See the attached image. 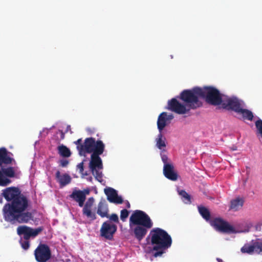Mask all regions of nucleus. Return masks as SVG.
I'll use <instances>...</instances> for the list:
<instances>
[{
	"label": "nucleus",
	"instance_id": "nucleus-1",
	"mask_svg": "<svg viewBox=\"0 0 262 262\" xmlns=\"http://www.w3.org/2000/svg\"><path fill=\"white\" fill-rule=\"evenodd\" d=\"M3 197L8 202L3 208L4 219L6 222L15 224H27L34 221L33 213L27 211L29 200L18 188L10 187L3 190L0 194L1 204L3 202Z\"/></svg>",
	"mask_w": 262,
	"mask_h": 262
},
{
	"label": "nucleus",
	"instance_id": "nucleus-2",
	"mask_svg": "<svg viewBox=\"0 0 262 262\" xmlns=\"http://www.w3.org/2000/svg\"><path fill=\"white\" fill-rule=\"evenodd\" d=\"M85 144L84 146L86 152L88 154H92L89 163L90 169L96 180L102 183L103 180L101 170L103 169V164L100 155L104 152L105 145L100 140H97L96 144H94L93 140L89 139L86 140Z\"/></svg>",
	"mask_w": 262,
	"mask_h": 262
},
{
	"label": "nucleus",
	"instance_id": "nucleus-3",
	"mask_svg": "<svg viewBox=\"0 0 262 262\" xmlns=\"http://www.w3.org/2000/svg\"><path fill=\"white\" fill-rule=\"evenodd\" d=\"M150 238L152 248L146 249V252L152 253L155 257H160L169 248L172 243L170 236L164 230L160 228L152 229L147 238Z\"/></svg>",
	"mask_w": 262,
	"mask_h": 262
},
{
	"label": "nucleus",
	"instance_id": "nucleus-4",
	"mask_svg": "<svg viewBox=\"0 0 262 262\" xmlns=\"http://www.w3.org/2000/svg\"><path fill=\"white\" fill-rule=\"evenodd\" d=\"M153 226L149 216L144 211L136 210L129 218V227L133 235L139 242L142 241L147 233V229Z\"/></svg>",
	"mask_w": 262,
	"mask_h": 262
},
{
	"label": "nucleus",
	"instance_id": "nucleus-5",
	"mask_svg": "<svg viewBox=\"0 0 262 262\" xmlns=\"http://www.w3.org/2000/svg\"><path fill=\"white\" fill-rule=\"evenodd\" d=\"M12 154L8 151L5 147L0 148V186H6L11 183L8 178L15 177V171L17 167L9 166L5 167L6 165L10 164L15 161L11 157Z\"/></svg>",
	"mask_w": 262,
	"mask_h": 262
},
{
	"label": "nucleus",
	"instance_id": "nucleus-6",
	"mask_svg": "<svg viewBox=\"0 0 262 262\" xmlns=\"http://www.w3.org/2000/svg\"><path fill=\"white\" fill-rule=\"evenodd\" d=\"M69 197L78 203L79 207H83L82 214L83 215L92 221L95 220L97 219L96 213L92 211V207L95 202L93 197L89 198L84 204L85 201L84 194L80 190H73Z\"/></svg>",
	"mask_w": 262,
	"mask_h": 262
},
{
	"label": "nucleus",
	"instance_id": "nucleus-7",
	"mask_svg": "<svg viewBox=\"0 0 262 262\" xmlns=\"http://www.w3.org/2000/svg\"><path fill=\"white\" fill-rule=\"evenodd\" d=\"M202 94L201 88L194 87L192 89L183 91L180 94V98L190 111L202 106L203 103L200 100V98H202Z\"/></svg>",
	"mask_w": 262,
	"mask_h": 262
},
{
	"label": "nucleus",
	"instance_id": "nucleus-8",
	"mask_svg": "<svg viewBox=\"0 0 262 262\" xmlns=\"http://www.w3.org/2000/svg\"><path fill=\"white\" fill-rule=\"evenodd\" d=\"M43 230V227H39L33 229L26 225L19 226L17 228V233L19 235H23L24 239L19 242L21 247L25 250H28L30 247L29 239L31 237H35L38 235Z\"/></svg>",
	"mask_w": 262,
	"mask_h": 262
},
{
	"label": "nucleus",
	"instance_id": "nucleus-9",
	"mask_svg": "<svg viewBox=\"0 0 262 262\" xmlns=\"http://www.w3.org/2000/svg\"><path fill=\"white\" fill-rule=\"evenodd\" d=\"M202 95V98L206 102L212 105H220L223 102L222 95L219 90L211 86H206L201 88Z\"/></svg>",
	"mask_w": 262,
	"mask_h": 262
},
{
	"label": "nucleus",
	"instance_id": "nucleus-10",
	"mask_svg": "<svg viewBox=\"0 0 262 262\" xmlns=\"http://www.w3.org/2000/svg\"><path fill=\"white\" fill-rule=\"evenodd\" d=\"M34 255L37 261L47 262L51 256L50 249L48 245L40 244L35 250Z\"/></svg>",
	"mask_w": 262,
	"mask_h": 262
},
{
	"label": "nucleus",
	"instance_id": "nucleus-11",
	"mask_svg": "<svg viewBox=\"0 0 262 262\" xmlns=\"http://www.w3.org/2000/svg\"><path fill=\"white\" fill-rule=\"evenodd\" d=\"M117 229V227L116 225L108 221L105 222L100 228V235L106 239L111 241L113 239L114 234Z\"/></svg>",
	"mask_w": 262,
	"mask_h": 262
},
{
	"label": "nucleus",
	"instance_id": "nucleus-12",
	"mask_svg": "<svg viewBox=\"0 0 262 262\" xmlns=\"http://www.w3.org/2000/svg\"><path fill=\"white\" fill-rule=\"evenodd\" d=\"M222 107L228 111H233L238 113L242 107L241 101L236 97H228L223 99Z\"/></svg>",
	"mask_w": 262,
	"mask_h": 262
},
{
	"label": "nucleus",
	"instance_id": "nucleus-13",
	"mask_svg": "<svg viewBox=\"0 0 262 262\" xmlns=\"http://www.w3.org/2000/svg\"><path fill=\"white\" fill-rule=\"evenodd\" d=\"M211 225L216 230L226 233H233L234 228L221 218H215L210 221Z\"/></svg>",
	"mask_w": 262,
	"mask_h": 262
},
{
	"label": "nucleus",
	"instance_id": "nucleus-14",
	"mask_svg": "<svg viewBox=\"0 0 262 262\" xmlns=\"http://www.w3.org/2000/svg\"><path fill=\"white\" fill-rule=\"evenodd\" d=\"M168 109L178 114H184L189 111V109H187L185 105L180 103L176 98L168 101Z\"/></svg>",
	"mask_w": 262,
	"mask_h": 262
},
{
	"label": "nucleus",
	"instance_id": "nucleus-15",
	"mask_svg": "<svg viewBox=\"0 0 262 262\" xmlns=\"http://www.w3.org/2000/svg\"><path fill=\"white\" fill-rule=\"evenodd\" d=\"M104 192L110 202L116 204H121L123 203V199L121 196L118 195L117 191L115 189L108 187L104 189Z\"/></svg>",
	"mask_w": 262,
	"mask_h": 262
},
{
	"label": "nucleus",
	"instance_id": "nucleus-16",
	"mask_svg": "<svg viewBox=\"0 0 262 262\" xmlns=\"http://www.w3.org/2000/svg\"><path fill=\"white\" fill-rule=\"evenodd\" d=\"M163 174L168 179L171 181H176L178 179V174L174 170L172 164H164L163 166Z\"/></svg>",
	"mask_w": 262,
	"mask_h": 262
},
{
	"label": "nucleus",
	"instance_id": "nucleus-17",
	"mask_svg": "<svg viewBox=\"0 0 262 262\" xmlns=\"http://www.w3.org/2000/svg\"><path fill=\"white\" fill-rule=\"evenodd\" d=\"M260 248V243H255L253 245H245L242 248V253H247L250 254L255 252L259 254L261 252V249Z\"/></svg>",
	"mask_w": 262,
	"mask_h": 262
},
{
	"label": "nucleus",
	"instance_id": "nucleus-18",
	"mask_svg": "<svg viewBox=\"0 0 262 262\" xmlns=\"http://www.w3.org/2000/svg\"><path fill=\"white\" fill-rule=\"evenodd\" d=\"M56 179L60 184V187H63L71 183V178L67 173L62 175L60 174V172L58 170L55 174Z\"/></svg>",
	"mask_w": 262,
	"mask_h": 262
},
{
	"label": "nucleus",
	"instance_id": "nucleus-19",
	"mask_svg": "<svg viewBox=\"0 0 262 262\" xmlns=\"http://www.w3.org/2000/svg\"><path fill=\"white\" fill-rule=\"evenodd\" d=\"M166 139L165 137H164L162 132H160V133L158 135L157 137L156 138V147L161 150L162 152H163L166 151Z\"/></svg>",
	"mask_w": 262,
	"mask_h": 262
},
{
	"label": "nucleus",
	"instance_id": "nucleus-20",
	"mask_svg": "<svg viewBox=\"0 0 262 262\" xmlns=\"http://www.w3.org/2000/svg\"><path fill=\"white\" fill-rule=\"evenodd\" d=\"M93 139L94 142V144H96V141L95 139L94 138H92V137H90V138H87L85 139L84 140V143L83 144H82L81 143V142H82V139H78L76 141H75L74 142V143L77 145V148L79 151V154L80 155V156H84L85 154L86 153H87V152H86V150H85V147L84 146H85L86 144H85V142H86V140L87 139Z\"/></svg>",
	"mask_w": 262,
	"mask_h": 262
},
{
	"label": "nucleus",
	"instance_id": "nucleus-21",
	"mask_svg": "<svg viewBox=\"0 0 262 262\" xmlns=\"http://www.w3.org/2000/svg\"><path fill=\"white\" fill-rule=\"evenodd\" d=\"M244 203V200L242 198L237 197L231 201L230 209L236 211L242 208Z\"/></svg>",
	"mask_w": 262,
	"mask_h": 262
},
{
	"label": "nucleus",
	"instance_id": "nucleus-22",
	"mask_svg": "<svg viewBox=\"0 0 262 262\" xmlns=\"http://www.w3.org/2000/svg\"><path fill=\"white\" fill-rule=\"evenodd\" d=\"M108 208L107 205L102 201L100 202L98 205L97 213L101 217H108Z\"/></svg>",
	"mask_w": 262,
	"mask_h": 262
},
{
	"label": "nucleus",
	"instance_id": "nucleus-23",
	"mask_svg": "<svg viewBox=\"0 0 262 262\" xmlns=\"http://www.w3.org/2000/svg\"><path fill=\"white\" fill-rule=\"evenodd\" d=\"M167 113L163 112L158 117L157 121V126L159 132H162L164 127L166 126V118Z\"/></svg>",
	"mask_w": 262,
	"mask_h": 262
},
{
	"label": "nucleus",
	"instance_id": "nucleus-24",
	"mask_svg": "<svg viewBox=\"0 0 262 262\" xmlns=\"http://www.w3.org/2000/svg\"><path fill=\"white\" fill-rule=\"evenodd\" d=\"M57 150L59 155L62 157L68 158L71 155L70 149L63 144L60 145L57 147Z\"/></svg>",
	"mask_w": 262,
	"mask_h": 262
},
{
	"label": "nucleus",
	"instance_id": "nucleus-25",
	"mask_svg": "<svg viewBox=\"0 0 262 262\" xmlns=\"http://www.w3.org/2000/svg\"><path fill=\"white\" fill-rule=\"evenodd\" d=\"M237 113L242 114L243 118L244 119H247L249 121H252L254 117L253 114L251 111L243 108L242 107H241Z\"/></svg>",
	"mask_w": 262,
	"mask_h": 262
},
{
	"label": "nucleus",
	"instance_id": "nucleus-26",
	"mask_svg": "<svg viewBox=\"0 0 262 262\" xmlns=\"http://www.w3.org/2000/svg\"><path fill=\"white\" fill-rule=\"evenodd\" d=\"M199 212L201 216L207 221H210L211 215L209 210L204 206L198 207Z\"/></svg>",
	"mask_w": 262,
	"mask_h": 262
},
{
	"label": "nucleus",
	"instance_id": "nucleus-27",
	"mask_svg": "<svg viewBox=\"0 0 262 262\" xmlns=\"http://www.w3.org/2000/svg\"><path fill=\"white\" fill-rule=\"evenodd\" d=\"M179 194L183 198V201L185 203L190 204L191 203L190 195L185 190H182L180 191Z\"/></svg>",
	"mask_w": 262,
	"mask_h": 262
},
{
	"label": "nucleus",
	"instance_id": "nucleus-28",
	"mask_svg": "<svg viewBox=\"0 0 262 262\" xmlns=\"http://www.w3.org/2000/svg\"><path fill=\"white\" fill-rule=\"evenodd\" d=\"M129 215V211L124 209L121 211L120 219L123 222H125Z\"/></svg>",
	"mask_w": 262,
	"mask_h": 262
},
{
	"label": "nucleus",
	"instance_id": "nucleus-29",
	"mask_svg": "<svg viewBox=\"0 0 262 262\" xmlns=\"http://www.w3.org/2000/svg\"><path fill=\"white\" fill-rule=\"evenodd\" d=\"M110 220L116 223H119V218L117 214L115 213L112 214L110 216H108Z\"/></svg>",
	"mask_w": 262,
	"mask_h": 262
},
{
	"label": "nucleus",
	"instance_id": "nucleus-30",
	"mask_svg": "<svg viewBox=\"0 0 262 262\" xmlns=\"http://www.w3.org/2000/svg\"><path fill=\"white\" fill-rule=\"evenodd\" d=\"M160 155H161L162 161H163V162L164 163V165L171 164V163H168V158L166 155H164L163 154V152H161Z\"/></svg>",
	"mask_w": 262,
	"mask_h": 262
},
{
	"label": "nucleus",
	"instance_id": "nucleus-31",
	"mask_svg": "<svg viewBox=\"0 0 262 262\" xmlns=\"http://www.w3.org/2000/svg\"><path fill=\"white\" fill-rule=\"evenodd\" d=\"M69 163V161L66 159H62L59 161V165L62 167H67Z\"/></svg>",
	"mask_w": 262,
	"mask_h": 262
},
{
	"label": "nucleus",
	"instance_id": "nucleus-32",
	"mask_svg": "<svg viewBox=\"0 0 262 262\" xmlns=\"http://www.w3.org/2000/svg\"><path fill=\"white\" fill-rule=\"evenodd\" d=\"M77 168L79 169L80 173H82L84 170L83 162H82L77 165Z\"/></svg>",
	"mask_w": 262,
	"mask_h": 262
},
{
	"label": "nucleus",
	"instance_id": "nucleus-33",
	"mask_svg": "<svg viewBox=\"0 0 262 262\" xmlns=\"http://www.w3.org/2000/svg\"><path fill=\"white\" fill-rule=\"evenodd\" d=\"M82 191L84 194L85 200H86V195L89 194L90 192V189L88 188L85 189L83 190H82Z\"/></svg>",
	"mask_w": 262,
	"mask_h": 262
},
{
	"label": "nucleus",
	"instance_id": "nucleus-34",
	"mask_svg": "<svg viewBox=\"0 0 262 262\" xmlns=\"http://www.w3.org/2000/svg\"><path fill=\"white\" fill-rule=\"evenodd\" d=\"M165 117L166 118V120L168 121V120H172L174 117L172 114H169V115L167 114V116H166Z\"/></svg>",
	"mask_w": 262,
	"mask_h": 262
},
{
	"label": "nucleus",
	"instance_id": "nucleus-35",
	"mask_svg": "<svg viewBox=\"0 0 262 262\" xmlns=\"http://www.w3.org/2000/svg\"><path fill=\"white\" fill-rule=\"evenodd\" d=\"M60 134V139L61 140H63L64 139V137H65V135H64V133H63V132L61 130H59Z\"/></svg>",
	"mask_w": 262,
	"mask_h": 262
},
{
	"label": "nucleus",
	"instance_id": "nucleus-36",
	"mask_svg": "<svg viewBox=\"0 0 262 262\" xmlns=\"http://www.w3.org/2000/svg\"><path fill=\"white\" fill-rule=\"evenodd\" d=\"M126 207L128 208H129L130 207V204L128 201L127 202V203H126Z\"/></svg>",
	"mask_w": 262,
	"mask_h": 262
},
{
	"label": "nucleus",
	"instance_id": "nucleus-37",
	"mask_svg": "<svg viewBox=\"0 0 262 262\" xmlns=\"http://www.w3.org/2000/svg\"><path fill=\"white\" fill-rule=\"evenodd\" d=\"M217 260L219 261V262H222V260L220 259V258H217Z\"/></svg>",
	"mask_w": 262,
	"mask_h": 262
},
{
	"label": "nucleus",
	"instance_id": "nucleus-38",
	"mask_svg": "<svg viewBox=\"0 0 262 262\" xmlns=\"http://www.w3.org/2000/svg\"><path fill=\"white\" fill-rule=\"evenodd\" d=\"M260 248H261L260 249H261V252H262V244L260 243Z\"/></svg>",
	"mask_w": 262,
	"mask_h": 262
}]
</instances>
